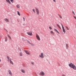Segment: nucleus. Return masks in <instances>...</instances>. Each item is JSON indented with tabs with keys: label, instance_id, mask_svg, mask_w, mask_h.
<instances>
[{
	"label": "nucleus",
	"instance_id": "25",
	"mask_svg": "<svg viewBox=\"0 0 76 76\" xmlns=\"http://www.w3.org/2000/svg\"><path fill=\"white\" fill-rule=\"evenodd\" d=\"M59 17H60V18H61V19H62V17L61 16V15H58Z\"/></svg>",
	"mask_w": 76,
	"mask_h": 76
},
{
	"label": "nucleus",
	"instance_id": "2",
	"mask_svg": "<svg viewBox=\"0 0 76 76\" xmlns=\"http://www.w3.org/2000/svg\"><path fill=\"white\" fill-rule=\"evenodd\" d=\"M39 75H40V76H44L45 75V73L44 72H43V71H42V72H40L39 73Z\"/></svg>",
	"mask_w": 76,
	"mask_h": 76
},
{
	"label": "nucleus",
	"instance_id": "29",
	"mask_svg": "<svg viewBox=\"0 0 76 76\" xmlns=\"http://www.w3.org/2000/svg\"><path fill=\"white\" fill-rule=\"evenodd\" d=\"M27 42H28V43L30 44H31V43H30V42L29 41H28Z\"/></svg>",
	"mask_w": 76,
	"mask_h": 76
},
{
	"label": "nucleus",
	"instance_id": "17",
	"mask_svg": "<svg viewBox=\"0 0 76 76\" xmlns=\"http://www.w3.org/2000/svg\"><path fill=\"white\" fill-rule=\"evenodd\" d=\"M50 33H51V34H54V32L52 31H50Z\"/></svg>",
	"mask_w": 76,
	"mask_h": 76
},
{
	"label": "nucleus",
	"instance_id": "16",
	"mask_svg": "<svg viewBox=\"0 0 76 76\" xmlns=\"http://www.w3.org/2000/svg\"><path fill=\"white\" fill-rule=\"evenodd\" d=\"M7 58L8 59L7 61L9 62V59H10V57L9 56H7Z\"/></svg>",
	"mask_w": 76,
	"mask_h": 76
},
{
	"label": "nucleus",
	"instance_id": "38",
	"mask_svg": "<svg viewBox=\"0 0 76 76\" xmlns=\"http://www.w3.org/2000/svg\"><path fill=\"white\" fill-rule=\"evenodd\" d=\"M6 42L7 41V39H5Z\"/></svg>",
	"mask_w": 76,
	"mask_h": 76
},
{
	"label": "nucleus",
	"instance_id": "32",
	"mask_svg": "<svg viewBox=\"0 0 76 76\" xmlns=\"http://www.w3.org/2000/svg\"><path fill=\"white\" fill-rule=\"evenodd\" d=\"M10 0L12 2H13V1H14L13 0Z\"/></svg>",
	"mask_w": 76,
	"mask_h": 76
},
{
	"label": "nucleus",
	"instance_id": "27",
	"mask_svg": "<svg viewBox=\"0 0 76 76\" xmlns=\"http://www.w3.org/2000/svg\"><path fill=\"white\" fill-rule=\"evenodd\" d=\"M31 44V45L32 46H34V44Z\"/></svg>",
	"mask_w": 76,
	"mask_h": 76
},
{
	"label": "nucleus",
	"instance_id": "8",
	"mask_svg": "<svg viewBox=\"0 0 76 76\" xmlns=\"http://www.w3.org/2000/svg\"><path fill=\"white\" fill-rule=\"evenodd\" d=\"M4 20L7 23H8L9 22V19L7 18H5L4 19Z\"/></svg>",
	"mask_w": 76,
	"mask_h": 76
},
{
	"label": "nucleus",
	"instance_id": "34",
	"mask_svg": "<svg viewBox=\"0 0 76 76\" xmlns=\"http://www.w3.org/2000/svg\"><path fill=\"white\" fill-rule=\"evenodd\" d=\"M62 76H66L65 75H64V74H62Z\"/></svg>",
	"mask_w": 76,
	"mask_h": 76
},
{
	"label": "nucleus",
	"instance_id": "11",
	"mask_svg": "<svg viewBox=\"0 0 76 76\" xmlns=\"http://www.w3.org/2000/svg\"><path fill=\"white\" fill-rule=\"evenodd\" d=\"M7 2H8L10 4H11V3L10 0H6Z\"/></svg>",
	"mask_w": 76,
	"mask_h": 76
},
{
	"label": "nucleus",
	"instance_id": "20",
	"mask_svg": "<svg viewBox=\"0 0 76 76\" xmlns=\"http://www.w3.org/2000/svg\"><path fill=\"white\" fill-rule=\"evenodd\" d=\"M57 26H58V28L60 29H61V28L60 27V26L59 25H58V24H57Z\"/></svg>",
	"mask_w": 76,
	"mask_h": 76
},
{
	"label": "nucleus",
	"instance_id": "5",
	"mask_svg": "<svg viewBox=\"0 0 76 76\" xmlns=\"http://www.w3.org/2000/svg\"><path fill=\"white\" fill-rule=\"evenodd\" d=\"M36 38H37V40H38L39 41L40 40V38L39 36L38 35V34H36Z\"/></svg>",
	"mask_w": 76,
	"mask_h": 76
},
{
	"label": "nucleus",
	"instance_id": "12",
	"mask_svg": "<svg viewBox=\"0 0 76 76\" xmlns=\"http://www.w3.org/2000/svg\"><path fill=\"white\" fill-rule=\"evenodd\" d=\"M16 7L17 8H20V6L19 4H17L16 5Z\"/></svg>",
	"mask_w": 76,
	"mask_h": 76
},
{
	"label": "nucleus",
	"instance_id": "39",
	"mask_svg": "<svg viewBox=\"0 0 76 76\" xmlns=\"http://www.w3.org/2000/svg\"><path fill=\"white\" fill-rule=\"evenodd\" d=\"M0 37H1V35H0Z\"/></svg>",
	"mask_w": 76,
	"mask_h": 76
},
{
	"label": "nucleus",
	"instance_id": "18",
	"mask_svg": "<svg viewBox=\"0 0 76 76\" xmlns=\"http://www.w3.org/2000/svg\"><path fill=\"white\" fill-rule=\"evenodd\" d=\"M20 56H23V53L21 52H20Z\"/></svg>",
	"mask_w": 76,
	"mask_h": 76
},
{
	"label": "nucleus",
	"instance_id": "33",
	"mask_svg": "<svg viewBox=\"0 0 76 76\" xmlns=\"http://www.w3.org/2000/svg\"><path fill=\"white\" fill-rule=\"evenodd\" d=\"M74 17L76 20V17L75 16H74Z\"/></svg>",
	"mask_w": 76,
	"mask_h": 76
},
{
	"label": "nucleus",
	"instance_id": "35",
	"mask_svg": "<svg viewBox=\"0 0 76 76\" xmlns=\"http://www.w3.org/2000/svg\"><path fill=\"white\" fill-rule=\"evenodd\" d=\"M23 20H24V21L25 20V18H24V17H23Z\"/></svg>",
	"mask_w": 76,
	"mask_h": 76
},
{
	"label": "nucleus",
	"instance_id": "14",
	"mask_svg": "<svg viewBox=\"0 0 76 76\" xmlns=\"http://www.w3.org/2000/svg\"><path fill=\"white\" fill-rule=\"evenodd\" d=\"M10 63L12 65H13V62H12V61L11 60V59H10Z\"/></svg>",
	"mask_w": 76,
	"mask_h": 76
},
{
	"label": "nucleus",
	"instance_id": "1",
	"mask_svg": "<svg viewBox=\"0 0 76 76\" xmlns=\"http://www.w3.org/2000/svg\"><path fill=\"white\" fill-rule=\"evenodd\" d=\"M69 67L72 68L73 69L75 70H76V66H75V65L72 64V63H71L69 64Z\"/></svg>",
	"mask_w": 76,
	"mask_h": 76
},
{
	"label": "nucleus",
	"instance_id": "36",
	"mask_svg": "<svg viewBox=\"0 0 76 76\" xmlns=\"http://www.w3.org/2000/svg\"><path fill=\"white\" fill-rule=\"evenodd\" d=\"M1 59L0 58V62H1Z\"/></svg>",
	"mask_w": 76,
	"mask_h": 76
},
{
	"label": "nucleus",
	"instance_id": "10",
	"mask_svg": "<svg viewBox=\"0 0 76 76\" xmlns=\"http://www.w3.org/2000/svg\"><path fill=\"white\" fill-rule=\"evenodd\" d=\"M25 52L27 54V55H30V53H29V51H28L25 50Z\"/></svg>",
	"mask_w": 76,
	"mask_h": 76
},
{
	"label": "nucleus",
	"instance_id": "23",
	"mask_svg": "<svg viewBox=\"0 0 76 76\" xmlns=\"http://www.w3.org/2000/svg\"><path fill=\"white\" fill-rule=\"evenodd\" d=\"M18 15H19V16L20 15V13H19V12L18 11Z\"/></svg>",
	"mask_w": 76,
	"mask_h": 76
},
{
	"label": "nucleus",
	"instance_id": "28",
	"mask_svg": "<svg viewBox=\"0 0 76 76\" xmlns=\"http://www.w3.org/2000/svg\"><path fill=\"white\" fill-rule=\"evenodd\" d=\"M72 13L74 15H75V14L74 11L72 12Z\"/></svg>",
	"mask_w": 76,
	"mask_h": 76
},
{
	"label": "nucleus",
	"instance_id": "4",
	"mask_svg": "<svg viewBox=\"0 0 76 76\" xmlns=\"http://www.w3.org/2000/svg\"><path fill=\"white\" fill-rule=\"evenodd\" d=\"M39 57L42 58H43L44 57L43 53H41V54H40V55L39 56Z\"/></svg>",
	"mask_w": 76,
	"mask_h": 76
},
{
	"label": "nucleus",
	"instance_id": "24",
	"mask_svg": "<svg viewBox=\"0 0 76 76\" xmlns=\"http://www.w3.org/2000/svg\"><path fill=\"white\" fill-rule=\"evenodd\" d=\"M31 64L32 65H34V62H31Z\"/></svg>",
	"mask_w": 76,
	"mask_h": 76
},
{
	"label": "nucleus",
	"instance_id": "19",
	"mask_svg": "<svg viewBox=\"0 0 76 76\" xmlns=\"http://www.w3.org/2000/svg\"><path fill=\"white\" fill-rule=\"evenodd\" d=\"M65 27L66 28V29H67V30H69V28L67 26H65Z\"/></svg>",
	"mask_w": 76,
	"mask_h": 76
},
{
	"label": "nucleus",
	"instance_id": "7",
	"mask_svg": "<svg viewBox=\"0 0 76 76\" xmlns=\"http://www.w3.org/2000/svg\"><path fill=\"white\" fill-rule=\"evenodd\" d=\"M36 12H37V15H39V10L37 8H36Z\"/></svg>",
	"mask_w": 76,
	"mask_h": 76
},
{
	"label": "nucleus",
	"instance_id": "37",
	"mask_svg": "<svg viewBox=\"0 0 76 76\" xmlns=\"http://www.w3.org/2000/svg\"><path fill=\"white\" fill-rule=\"evenodd\" d=\"M5 30H6V31H7V30H6L5 29Z\"/></svg>",
	"mask_w": 76,
	"mask_h": 76
},
{
	"label": "nucleus",
	"instance_id": "26",
	"mask_svg": "<svg viewBox=\"0 0 76 76\" xmlns=\"http://www.w3.org/2000/svg\"><path fill=\"white\" fill-rule=\"evenodd\" d=\"M49 29L50 30H52V28L51 26H49Z\"/></svg>",
	"mask_w": 76,
	"mask_h": 76
},
{
	"label": "nucleus",
	"instance_id": "22",
	"mask_svg": "<svg viewBox=\"0 0 76 76\" xmlns=\"http://www.w3.org/2000/svg\"><path fill=\"white\" fill-rule=\"evenodd\" d=\"M66 49H67L69 47H68V45L67 44H66Z\"/></svg>",
	"mask_w": 76,
	"mask_h": 76
},
{
	"label": "nucleus",
	"instance_id": "21",
	"mask_svg": "<svg viewBox=\"0 0 76 76\" xmlns=\"http://www.w3.org/2000/svg\"><path fill=\"white\" fill-rule=\"evenodd\" d=\"M7 36H8L9 37V38L10 39H11V37L10 36V35H7Z\"/></svg>",
	"mask_w": 76,
	"mask_h": 76
},
{
	"label": "nucleus",
	"instance_id": "13",
	"mask_svg": "<svg viewBox=\"0 0 76 76\" xmlns=\"http://www.w3.org/2000/svg\"><path fill=\"white\" fill-rule=\"evenodd\" d=\"M21 71L23 73H25V70H24V69H21Z\"/></svg>",
	"mask_w": 76,
	"mask_h": 76
},
{
	"label": "nucleus",
	"instance_id": "3",
	"mask_svg": "<svg viewBox=\"0 0 76 76\" xmlns=\"http://www.w3.org/2000/svg\"><path fill=\"white\" fill-rule=\"evenodd\" d=\"M61 25L62 27L63 32H64V33H65L66 32V31L65 30L62 24H61Z\"/></svg>",
	"mask_w": 76,
	"mask_h": 76
},
{
	"label": "nucleus",
	"instance_id": "9",
	"mask_svg": "<svg viewBox=\"0 0 76 76\" xmlns=\"http://www.w3.org/2000/svg\"><path fill=\"white\" fill-rule=\"evenodd\" d=\"M8 72H9L10 75L11 76H12V72H11L10 70H9Z\"/></svg>",
	"mask_w": 76,
	"mask_h": 76
},
{
	"label": "nucleus",
	"instance_id": "15",
	"mask_svg": "<svg viewBox=\"0 0 76 76\" xmlns=\"http://www.w3.org/2000/svg\"><path fill=\"white\" fill-rule=\"evenodd\" d=\"M54 30L56 31V32L58 33L59 34V32L56 29H54Z\"/></svg>",
	"mask_w": 76,
	"mask_h": 76
},
{
	"label": "nucleus",
	"instance_id": "6",
	"mask_svg": "<svg viewBox=\"0 0 76 76\" xmlns=\"http://www.w3.org/2000/svg\"><path fill=\"white\" fill-rule=\"evenodd\" d=\"M27 34L30 36H32V33L31 32H27Z\"/></svg>",
	"mask_w": 76,
	"mask_h": 76
},
{
	"label": "nucleus",
	"instance_id": "30",
	"mask_svg": "<svg viewBox=\"0 0 76 76\" xmlns=\"http://www.w3.org/2000/svg\"><path fill=\"white\" fill-rule=\"evenodd\" d=\"M53 2H55V3L56 2V0H53Z\"/></svg>",
	"mask_w": 76,
	"mask_h": 76
},
{
	"label": "nucleus",
	"instance_id": "31",
	"mask_svg": "<svg viewBox=\"0 0 76 76\" xmlns=\"http://www.w3.org/2000/svg\"><path fill=\"white\" fill-rule=\"evenodd\" d=\"M33 12H34V13L35 12V11H34V9H33Z\"/></svg>",
	"mask_w": 76,
	"mask_h": 76
}]
</instances>
